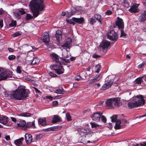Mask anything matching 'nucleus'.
I'll list each match as a JSON object with an SVG mask.
<instances>
[{"label":"nucleus","mask_w":146,"mask_h":146,"mask_svg":"<svg viewBox=\"0 0 146 146\" xmlns=\"http://www.w3.org/2000/svg\"><path fill=\"white\" fill-rule=\"evenodd\" d=\"M75 79L76 80L79 81L82 80L83 78L79 75H78L75 77Z\"/></svg>","instance_id":"a18cd8bd"},{"label":"nucleus","mask_w":146,"mask_h":146,"mask_svg":"<svg viewBox=\"0 0 146 146\" xmlns=\"http://www.w3.org/2000/svg\"><path fill=\"white\" fill-rule=\"evenodd\" d=\"M25 121L19 119L17 122V126L18 127H21V129H25Z\"/></svg>","instance_id":"ddd939ff"},{"label":"nucleus","mask_w":146,"mask_h":146,"mask_svg":"<svg viewBox=\"0 0 146 146\" xmlns=\"http://www.w3.org/2000/svg\"><path fill=\"white\" fill-rule=\"evenodd\" d=\"M33 139L32 136L28 133H26L25 135V140L27 144L30 143L32 142Z\"/></svg>","instance_id":"4468645a"},{"label":"nucleus","mask_w":146,"mask_h":146,"mask_svg":"<svg viewBox=\"0 0 146 146\" xmlns=\"http://www.w3.org/2000/svg\"><path fill=\"white\" fill-rule=\"evenodd\" d=\"M19 116L24 117H30L33 115V114L27 112H23L22 113L19 114Z\"/></svg>","instance_id":"cd10ccee"},{"label":"nucleus","mask_w":146,"mask_h":146,"mask_svg":"<svg viewBox=\"0 0 146 146\" xmlns=\"http://www.w3.org/2000/svg\"><path fill=\"white\" fill-rule=\"evenodd\" d=\"M99 56L96 54H94L93 55V57L94 58H97L99 57Z\"/></svg>","instance_id":"774afa93"},{"label":"nucleus","mask_w":146,"mask_h":146,"mask_svg":"<svg viewBox=\"0 0 146 146\" xmlns=\"http://www.w3.org/2000/svg\"><path fill=\"white\" fill-rule=\"evenodd\" d=\"M72 41V39L71 38H67L66 42L63 45V46L66 47H68L69 45L71 43Z\"/></svg>","instance_id":"393cba45"},{"label":"nucleus","mask_w":146,"mask_h":146,"mask_svg":"<svg viewBox=\"0 0 146 146\" xmlns=\"http://www.w3.org/2000/svg\"><path fill=\"white\" fill-rule=\"evenodd\" d=\"M101 69V66L99 64H98L95 67V72L98 73Z\"/></svg>","instance_id":"c9c22d12"},{"label":"nucleus","mask_w":146,"mask_h":146,"mask_svg":"<svg viewBox=\"0 0 146 146\" xmlns=\"http://www.w3.org/2000/svg\"><path fill=\"white\" fill-rule=\"evenodd\" d=\"M67 120L68 121H70L72 120L71 117L69 113H67L66 114Z\"/></svg>","instance_id":"a19ab883"},{"label":"nucleus","mask_w":146,"mask_h":146,"mask_svg":"<svg viewBox=\"0 0 146 146\" xmlns=\"http://www.w3.org/2000/svg\"><path fill=\"white\" fill-rule=\"evenodd\" d=\"M77 131L79 132L85 133L88 132V130L83 128H78L77 129Z\"/></svg>","instance_id":"bb28decb"},{"label":"nucleus","mask_w":146,"mask_h":146,"mask_svg":"<svg viewBox=\"0 0 146 146\" xmlns=\"http://www.w3.org/2000/svg\"><path fill=\"white\" fill-rule=\"evenodd\" d=\"M30 92L28 90L23 89L21 87L14 91L11 94L12 96L16 100H21L29 96Z\"/></svg>","instance_id":"7ed1b4c3"},{"label":"nucleus","mask_w":146,"mask_h":146,"mask_svg":"<svg viewBox=\"0 0 146 146\" xmlns=\"http://www.w3.org/2000/svg\"><path fill=\"white\" fill-rule=\"evenodd\" d=\"M94 17L96 18V20L99 21L100 23L102 24V19L101 18V15L99 14H95L94 15Z\"/></svg>","instance_id":"c756f323"},{"label":"nucleus","mask_w":146,"mask_h":146,"mask_svg":"<svg viewBox=\"0 0 146 146\" xmlns=\"http://www.w3.org/2000/svg\"><path fill=\"white\" fill-rule=\"evenodd\" d=\"M31 127H32L34 128H35V125L34 121L33 122H27L26 124H25V128L24 130H26L27 128H29Z\"/></svg>","instance_id":"4be33fe9"},{"label":"nucleus","mask_w":146,"mask_h":146,"mask_svg":"<svg viewBox=\"0 0 146 146\" xmlns=\"http://www.w3.org/2000/svg\"><path fill=\"white\" fill-rule=\"evenodd\" d=\"M4 12V11L2 8H0V15H2Z\"/></svg>","instance_id":"052dcab7"},{"label":"nucleus","mask_w":146,"mask_h":146,"mask_svg":"<svg viewBox=\"0 0 146 146\" xmlns=\"http://www.w3.org/2000/svg\"><path fill=\"white\" fill-rule=\"evenodd\" d=\"M55 36L58 41H59L60 40L62 39V33L60 30L58 29L56 31Z\"/></svg>","instance_id":"a211bd4d"},{"label":"nucleus","mask_w":146,"mask_h":146,"mask_svg":"<svg viewBox=\"0 0 146 146\" xmlns=\"http://www.w3.org/2000/svg\"><path fill=\"white\" fill-rule=\"evenodd\" d=\"M9 77L8 72L4 71L0 73V81L5 80Z\"/></svg>","instance_id":"f8f14e48"},{"label":"nucleus","mask_w":146,"mask_h":146,"mask_svg":"<svg viewBox=\"0 0 146 146\" xmlns=\"http://www.w3.org/2000/svg\"><path fill=\"white\" fill-rule=\"evenodd\" d=\"M121 123V121L118 120L116 121L115 125V129H119L121 128H123L124 126H123L122 125H121L120 124Z\"/></svg>","instance_id":"5701e85b"},{"label":"nucleus","mask_w":146,"mask_h":146,"mask_svg":"<svg viewBox=\"0 0 146 146\" xmlns=\"http://www.w3.org/2000/svg\"><path fill=\"white\" fill-rule=\"evenodd\" d=\"M89 21L90 22L91 25H93L96 22L95 18H92L89 19Z\"/></svg>","instance_id":"58836bf2"},{"label":"nucleus","mask_w":146,"mask_h":146,"mask_svg":"<svg viewBox=\"0 0 146 146\" xmlns=\"http://www.w3.org/2000/svg\"><path fill=\"white\" fill-rule=\"evenodd\" d=\"M63 61L66 63H69L70 62V60L69 59H66L65 58H63Z\"/></svg>","instance_id":"4d7b16f0"},{"label":"nucleus","mask_w":146,"mask_h":146,"mask_svg":"<svg viewBox=\"0 0 146 146\" xmlns=\"http://www.w3.org/2000/svg\"><path fill=\"white\" fill-rule=\"evenodd\" d=\"M140 22L142 23L146 20V11H145L139 16V19Z\"/></svg>","instance_id":"dca6fc26"},{"label":"nucleus","mask_w":146,"mask_h":146,"mask_svg":"<svg viewBox=\"0 0 146 146\" xmlns=\"http://www.w3.org/2000/svg\"><path fill=\"white\" fill-rule=\"evenodd\" d=\"M53 61L56 64L51 66L52 68L55 70L57 74H60L64 73V69L62 66L60 59L61 58L55 53H53L51 55Z\"/></svg>","instance_id":"f03ea898"},{"label":"nucleus","mask_w":146,"mask_h":146,"mask_svg":"<svg viewBox=\"0 0 146 146\" xmlns=\"http://www.w3.org/2000/svg\"><path fill=\"white\" fill-rule=\"evenodd\" d=\"M111 122H116L117 118V116L116 115H113L111 117Z\"/></svg>","instance_id":"4c0bfd02"},{"label":"nucleus","mask_w":146,"mask_h":146,"mask_svg":"<svg viewBox=\"0 0 146 146\" xmlns=\"http://www.w3.org/2000/svg\"><path fill=\"white\" fill-rule=\"evenodd\" d=\"M72 20L79 24H81L84 21V19L81 17L80 18H76L75 17L72 18Z\"/></svg>","instance_id":"b1692460"},{"label":"nucleus","mask_w":146,"mask_h":146,"mask_svg":"<svg viewBox=\"0 0 146 146\" xmlns=\"http://www.w3.org/2000/svg\"><path fill=\"white\" fill-rule=\"evenodd\" d=\"M134 146H146V142H143V144L141 143L139 144L138 143L134 145Z\"/></svg>","instance_id":"c03bdc74"},{"label":"nucleus","mask_w":146,"mask_h":146,"mask_svg":"<svg viewBox=\"0 0 146 146\" xmlns=\"http://www.w3.org/2000/svg\"><path fill=\"white\" fill-rule=\"evenodd\" d=\"M58 104V102L57 101H54L52 102V105L53 106H56Z\"/></svg>","instance_id":"680f3d73"},{"label":"nucleus","mask_w":146,"mask_h":146,"mask_svg":"<svg viewBox=\"0 0 146 146\" xmlns=\"http://www.w3.org/2000/svg\"><path fill=\"white\" fill-rule=\"evenodd\" d=\"M67 23L70 24H72L73 25H74L75 24V23L74 22H73L71 20H67Z\"/></svg>","instance_id":"6e6d98bb"},{"label":"nucleus","mask_w":146,"mask_h":146,"mask_svg":"<svg viewBox=\"0 0 146 146\" xmlns=\"http://www.w3.org/2000/svg\"><path fill=\"white\" fill-rule=\"evenodd\" d=\"M54 92L56 94H65L66 93V91L64 90L62 88L56 90Z\"/></svg>","instance_id":"c85d7f7f"},{"label":"nucleus","mask_w":146,"mask_h":146,"mask_svg":"<svg viewBox=\"0 0 146 146\" xmlns=\"http://www.w3.org/2000/svg\"><path fill=\"white\" fill-rule=\"evenodd\" d=\"M17 72L18 73H21V67L20 66H18L17 67V69H16Z\"/></svg>","instance_id":"09e8293b"},{"label":"nucleus","mask_w":146,"mask_h":146,"mask_svg":"<svg viewBox=\"0 0 146 146\" xmlns=\"http://www.w3.org/2000/svg\"><path fill=\"white\" fill-rule=\"evenodd\" d=\"M90 124L91 125L92 128H97L99 126V125L94 122H91Z\"/></svg>","instance_id":"f704fd0d"},{"label":"nucleus","mask_w":146,"mask_h":146,"mask_svg":"<svg viewBox=\"0 0 146 146\" xmlns=\"http://www.w3.org/2000/svg\"><path fill=\"white\" fill-rule=\"evenodd\" d=\"M38 123L39 125H41L42 126H44L47 125L46 119L39 118L38 120Z\"/></svg>","instance_id":"aec40b11"},{"label":"nucleus","mask_w":146,"mask_h":146,"mask_svg":"<svg viewBox=\"0 0 146 146\" xmlns=\"http://www.w3.org/2000/svg\"><path fill=\"white\" fill-rule=\"evenodd\" d=\"M134 99L135 102L137 107L144 104L145 101L142 95L137 96Z\"/></svg>","instance_id":"39448f33"},{"label":"nucleus","mask_w":146,"mask_h":146,"mask_svg":"<svg viewBox=\"0 0 146 146\" xmlns=\"http://www.w3.org/2000/svg\"><path fill=\"white\" fill-rule=\"evenodd\" d=\"M50 76L52 77H56L57 76L55 74L52 73V72H50L49 73Z\"/></svg>","instance_id":"8fccbe9b"},{"label":"nucleus","mask_w":146,"mask_h":146,"mask_svg":"<svg viewBox=\"0 0 146 146\" xmlns=\"http://www.w3.org/2000/svg\"><path fill=\"white\" fill-rule=\"evenodd\" d=\"M142 31L143 32L146 33V27L145 28H143L141 29Z\"/></svg>","instance_id":"338daca9"},{"label":"nucleus","mask_w":146,"mask_h":146,"mask_svg":"<svg viewBox=\"0 0 146 146\" xmlns=\"http://www.w3.org/2000/svg\"><path fill=\"white\" fill-rule=\"evenodd\" d=\"M11 118L13 121L14 122H16L17 120L15 118L13 117H11Z\"/></svg>","instance_id":"69168bd1"},{"label":"nucleus","mask_w":146,"mask_h":146,"mask_svg":"<svg viewBox=\"0 0 146 146\" xmlns=\"http://www.w3.org/2000/svg\"><path fill=\"white\" fill-rule=\"evenodd\" d=\"M24 140L23 137L15 141L14 143L17 146H21L23 144L22 141Z\"/></svg>","instance_id":"412c9836"},{"label":"nucleus","mask_w":146,"mask_h":146,"mask_svg":"<svg viewBox=\"0 0 146 146\" xmlns=\"http://www.w3.org/2000/svg\"><path fill=\"white\" fill-rule=\"evenodd\" d=\"M116 24L119 28L123 29L124 28V25L123 20L119 18V17H117V18Z\"/></svg>","instance_id":"9b49d317"},{"label":"nucleus","mask_w":146,"mask_h":146,"mask_svg":"<svg viewBox=\"0 0 146 146\" xmlns=\"http://www.w3.org/2000/svg\"><path fill=\"white\" fill-rule=\"evenodd\" d=\"M19 12L21 14L23 15L25 13V12L23 9H21L19 11Z\"/></svg>","instance_id":"864d4df0"},{"label":"nucleus","mask_w":146,"mask_h":146,"mask_svg":"<svg viewBox=\"0 0 146 146\" xmlns=\"http://www.w3.org/2000/svg\"><path fill=\"white\" fill-rule=\"evenodd\" d=\"M112 13V12L110 10H108L105 12L106 14L107 15H111Z\"/></svg>","instance_id":"5fc2aeb1"},{"label":"nucleus","mask_w":146,"mask_h":146,"mask_svg":"<svg viewBox=\"0 0 146 146\" xmlns=\"http://www.w3.org/2000/svg\"><path fill=\"white\" fill-rule=\"evenodd\" d=\"M145 64H146V61H144L142 64L139 65L138 66V67L139 68H141Z\"/></svg>","instance_id":"49530a36"},{"label":"nucleus","mask_w":146,"mask_h":146,"mask_svg":"<svg viewBox=\"0 0 146 146\" xmlns=\"http://www.w3.org/2000/svg\"><path fill=\"white\" fill-rule=\"evenodd\" d=\"M31 11L35 17H37L42 11L44 10L45 6L43 0H32L30 3Z\"/></svg>","instance_id":"f257e3e1"},{"label":"nucleus","mask_w":146,"mask_h":146,"mask_svg":"<svg viewBox=\"0 0 146 146\" xmlns=\"http://www.w3.org/2000/svg\"><path fill=\"white\" fill-rule=\"evenodd\" d=\"M142 81V78H139L136 79L135 82L136 84H140L141 83Z\"/></svg>","instance_id":"ea45409f"},{"label":"nucleus","mask_w":146,"mask_h":146,"mask_svg":"<svg viewBox=\"0 0 146 146\" xmlns=\"http://www.w3.org/2000/svg\"><path fill=\"white\" fill-rule=\"evenodd\" d=\"M61 128V126L58 125L48 128V129L49 131H56L60 129Z\"/></svg>","instance_id":"a878e982"},{"label":"nucleus","mask_w":146,"mask_h":146,"mask_svg":"<svg viewBox=\"0 0 146 146\" xmlns=\"http://www.w3.org/2000/svg\"><path fill=\"white\" fill-rule=\"evenodd\" d=\"M33 16L29 13L26 14V16L25 17V19L27 20H29L33 18Z\"/></svg>","instance_id":"e433bc0d"},{"label":"nucleus","mask_w":146,"mask_h":146,"mask_svg":"<svg viewBox=\"0 0 146 146\" xmlns=\"http://www.w3.org/2000/svg\"><path fill=\"white\" fill-rule=\"evenodd\" d=\"M61 121L62 119L61 117L58 115H54L53 118L52 122L53 123H55L58 122H61Z\"/></svg>","instance_id":"f3484780"},{"label":"nucleus","mask_w":146,"mask_h":146,"mask_svg":"<svg viewBox=\"0 0 146 146\" xmlns=\"http://www.w3.org/2000/svg\"><path fill=\"white\" fill-rule=\"evenodd\" d=\"M107 36L109 39L113 41L116 40L118 38L117 34L114 30H111L108 32L107 33Z\"/></svg>","instance_id":"423d86ee"},{"label":"nucleus","mask_w":146,"mask_h":146,"mask_svg":"<svg viewBox=\"0 0 146 146\" xmlns=\"http://www.w3.org/2000/svg\"><path fill=\"white\" fill-rule=\"evenodd\" d=\"M139 6V5L138 4L134 5L129 9V11L131 13L138 12L139 10L137 7Z\"/></svg>","instance_id":"2eb2a0df"},{"label":"nucleus","mask_w":146,"mask_h":146,"mask_svg":"<svg viewBox=\"0 0 146 146\" xmlns=\"http://www.w3.org/2000/svg\"><path fill=\"white\" fill-rule=\"evenodd\" d=\"M94 79L95 80L96 82L99 81L102 78V76L100 74H99L96 75L93 77Z\"/></svg>","instance_id":"72a5a7b5"},{"label":"nucleus","mask_w":146,"mask_h":146,"mask_svg":"<svg viewBox=\"0 0 146 146\" xmlns=\"http://www.w3.org/2000/svg\"><path fill=\"white\" fill-rule=\"evenodd\" d=\"M120 99L118 98H113L108 99L106 102L107 107L110 108H113L115 107H118L120 105Z\"/></svg>","instance_id":"20e7f679"},{"label":"nucleus","mask_w":146,"mask_h":146,"mask_svg":"<svg viewBox=\"0 0 146 146\" xmlns=\"http://www.w3.org/2000/svg\"><path fill=\"white\" fill-rule=\"evenodd\" d=\"M127 105L128 107L131 109L135 107H137L135 102L133 103L130 102L128 103Z\"/></svg>","instance_id":"7c9ffc66"},{"label":"nucleus","mask_w":146,"mask_h":146,"mask_svg":"<svg viewBox=\"0 0 146 146\" xmlns=\"http://www.w3.org/2000/svg\"><path fill=\"white\" fill-rule=\"evenodd\" d=\"M100 117L101 118V120L102 122L104 123H106L107 121V119L106 117L103 115H101Z\"/></svg>","instance_id":"79ce46f5"},{"label":"nucleus","mask_w":146,"mask_h":146,"mask_svg":"<svg viewBox=\"0 0 146 146\" xmlns=\"http://www.w3.org/2000/svg\"><path fill=\"white\" fill-rule=\"evenodd\" d=\"M46 98L50 100H52L53 98L51 96H46Z\"/></svg>","instance_id":"e2e57ef3"},{"label":"nucleus","mask_w":146,"mask_h":146,"mask_svg":"<svg viewBox=\"0 0 146 146\" xmlns=\"http://www.w3.org/2000/svg\"><path fill=\"white\" fill-rule=\"evenodd\" d=\"M39 62L40 60L38 58H34L31 64L32 65L36 64Z\"/></svg>","instance_id":"473e14b6"},{"label":"nucleus","mask_w":146,"mask_h":146,"mask_svg":"<svg viewBox=\"0 0 146 146\" xmlns=\"http://www.w3.org/2000/svg\"><path fill=\"white\" fill-rule=\"evenodd\" d=\"M33 88L35 89V91L36 93H40V91L39 90H38L37 88L35 87H33Z\"/></svg>","instance_id":"0e129e2a"},{"label":"nucleus","mask_w":146,"mask_h":146,"mask_svg":"<svg viewBox=\"0 0 146 146\" xmlns=\"http://www.w3.org/2000/svg\"><path fill=\"white\" fill-rule=\"evenodd\" d=\"M113 81L110 80L108 82L105 81V84L102 86L101 88V90H104L110 87L113 84Z\"/></svg>","instance_id":"6e6552de"},{"label":"nucleus","mask_w":146,"mask_h":146,"mask_svg":"<svg viewBox=\"0 0 146 146\" xmlns=\"http://www.w3.org/2000/svg\"><path fill=\"white\" fill-rule=\"evenodd\" d=\"M15 57H16V56H15L13 55H12L9 56L8 57V59L9 60H12L15 59Z\"/></svg>","instance_id":"de8ad7c7"},{"label":"nucleus","mask_w":146,"mask_h":146,"mask_svg":"<svg viewBox=\"0 0 146 146\" xmlns=\"http://www.w3.org/2000/svg\"><path fill=\"white\" fill-rule=\"evenodd\" d=\"M42 40L43 42L45 43V44H48L50 41V36L48 33H44Z\"/></svg>","instance_id":"1a4fd4ad"},{"label":"nucleus","mask_w":146,"mask_h":146,"mask_svg":"<svg viewBox=\"0 0 146 146\" xmlns=\"http://www.w3.org/2000/svg\"><path fill=\"white\" fill-rule=\"evenodd\" d=\"M102 114V113L101 112H96L94 113L93 115L91 116L92 119L96 121H99L101 115Z\"/></svg>","instance_id":"9d476101"},{"label":"nucleus","mask_w":146,"mask_h":146,"mask_svg":"<svg viewBox=\"0 0 146 146\" xmlns=\"http://www.w3.org/2000/svg\"><path fill=\"white\" fill-rule=\"evenodd\" d=\"M8 121V118L3 116H1L0 117V123L5 125L6 124Z\"/></svg>","instance_id":"6ab92c4d"},{"label":"nucleus","mask_w":146,"mask_h":146,"mask_svg":"<svg viewBox=\"0 0 146 146\" xmlns=\"http://www.w3.org/2000/svg\"><path fill=\"white\" fill-rule=\"evenodd\" d=\"M126 34L124 33L123 30L121 29V36H125Z\"/></svg>","instance_id":"3c124183"},{"label":"nucleus","mask_w":146,"mask_h":146,"mask_svg":"<svg viewBox=\"0 0 146 146\" xmlns=\"http://www.w3.org/2000/svg\"><path fill=\"white\" fill-rule=\"evenodd\" d=\"M16 21H12L11 23L9 24L8 28H12L13 29L14 27L16 26Z\"/></svg>","instance_id":"2f4dec72"},{"label":"nucleus","mask_w":146,"mask_h":146,"mask_svg":"<svg viewBox=\"0 0 146 146\" xmlns=\"http://www.w3.org/2000/svg\"><path fill=\"white\" fill-rule=\"evenodd\" d=\"M21 35V33L20 32H17L12 34V36L14 37H15L19 36Z\"/></svg>","instance_id":"37998d69"},{"label":"nucleus","mask_w":146,"mask_h":146,"mask_svg":"<svg viewBox=\"0 0 146 146\" xmlns=\"http://www.w3.org/2000/svg\"><path fill=\"white\" fill-rule=\"evenodd\" d=\"M110 45L111 42L110 41L104 40L102 42L99 46L102 48L103 50H107Z\"/></svg>","instance_id":"0eeeda50"},{"label":"nucleus","mask_w":146,"mask_h":146,"mask_svg":"<svg viewBox=\"0 0 146 146\" xmlns=\"http://www.w3.org/2000/svg\"><path fill=\"white\" fill-rule=\"evenodd\" d=\"M3 19H0V28H2L3 26Z\"/></svg>","instance_id":"13d9d810"},{"label":"nucleus","mask_w":146,"mask_h":146,"mask_svg":"<svg viewBox=\"0 0 146 146\" xmlns=\"http://www.w3.org/2000/svg\"><path fill=\"white\" fill-rule=\"evenodd\" d=\"M15 15L17 19H19L20 17V16L19 14L18 13H15Z\"/></svg>","instance_id":"bf43d9fd"},{"label":"nucleus","mask_w":146,"mask_h":146,"mask_svg":"<svg viewBox=\"0 0 146 146\" xmlns=\"http://www.w3.org/2000/svg\"><path fill=\"white\" fill-rule=\"evenodd\" d=\"M96 82L95 80L93 78V79L90 80L89 81V83L90 84H92Z\"/></svg>","instance_id":"603ef678"}]
</instances>
